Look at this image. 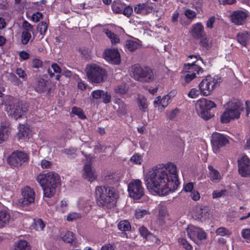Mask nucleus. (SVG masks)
Returning <instances> with one entry per match:
<instances>
[{
    "label": "nucleus",
    "mask_w": 250,
    "mask_h": 250,
    "mask_svg": "<svg viewBox=\"0 0 250 250\" xmlns=\"http://www.w3.org/2000/svg\"><path fill=\"white\" fill-rule=\"evenodd\" d=\"M105 34L110 39L112 43L116 44L119 42L120 40L117 35L112 33L111 31L108 29L106 30Z\"/></svg>",
    "instance_id": "nucleus-37"
},
{
    "label": "nucleus",
    "mask_w": 250,
    "mask_h": 250,
    "mask_svg": "<svg viewBox=\"0 0 250 250\" xmlns=\"http://www.w3.org/2000/svg\"><path fill=\"white\" fill-rule=\"evenodd\" d=\"M16 74L21 78L23 81H26L27 80V74L21 68H18L16 70Z\"/></svg>",
    "instance_id": "nucleus-46"
},
{
    "label": "nucleus",
    "mask_w": 250,
    "mask_h": 250,
    "mask_svg": "<svg viewBox=\"0 0 250 250\" xmlns=\"http://www.w3.org/2000/svg\"><path fill=\"white\" fill-rule=\"evenodd\" d=\"M196 77H197V76L195 74L187 73L185 76V80L187 83H189Z\"/></svg>",
    "instance_id": "nucleus-60"
},
{
    "label": "nucleus",
    "mask_w": 250,
    "mask_h": 250,
    "mask_svg": "<svg viewBox=\"0 0 250 250\" xmlns=\"http://www.w3.org/2000/svg\"><path fill=\"white\" fill-rule=\"evenodd\" d=\"M208 169L209 170V178L210 180L214 183H217L220 181L222 177L219 172L213 168V167L209 166H208Z\"/></svg>",
    "instance_id": "nucleus-26"
},
{
    "label": "nucleus",
    "mask_w": 250,
    "mask_h": 250,
    "mask_svg": "<svg viewBox=\"0 0 250 250\" xmlns=\"http://www.w3.org/2000/svg\"><path fill=\"white\" fill-rule=\"evenodd\" d=\"M22 198L20 202L23 206H28L34 202L35 192L34 190L29 187H26L22 190Z\"/></svg>",
    "instance_id": "nucleus-17"
},
{
    "label": "nucleus",
    "mask_w": 250,
    "mask_h": 250,
    "mask_svg": "<svg viewBox=\"0 0 250 250\" xmlns=\"http://www.w3.org/2000/svg\"><path fill=\"white\" fill-rule=\"evenodd\" d=\"M115 92L116 93H119L121 94H123L126 93V87L125 84L124 83H122L118 85H117L114 88Z\"/></svg>",
    "instance_id": "nucleus-43"
},
{
    "label": "nucleus",
    "mask_w": 250,
    "mask_h": 250,
    "mask_svg": "<svg viewBox=\"0 0 250 250\" xmlns=\"http://www.w3.org/2000/svg\"><path fill=\"white\" fill-rule=\"evenodd\" d=\"M81 215L76 212L70 213L67 216V220L68 221H73V220L80 218Z\"/></svg>",
    "instance_id": "nucleus-49"
},
{
    "label": "nucleus",
    "mask_w": 250,
    "mask_h": 250,
    "mask_svg": "<svg viewBox=\"0 0 250 250\" xmlns=\"http://www.w3.org/2000/svg\"><path fill=\"white\" fill-rule=\"evenodd\" d=\"M139 231L141 235L144 238H146L148 235L150 234L148 229L144 226H142L139 228Z\"/></svg>",
    "instance_id": "nucleus-58"
},
{
    "label": "nucleus",
    "mask_w": 250,
    "mask_h": 250,
    "mask_svg": "<svg viewBox=\"0 0 250 250\" xmlns=\"http://www.w3.org/2000/svg\"><path fill=\"white\" fill-rule=\"evenodd\" d=\"M116 246L114 243H108L103 245L101 250H115Z\"/></svg>",
    "instance_id": "nucleus-57"
},
{
    "label": "nucleus",
    "mask_w": 250,
    "mask_h": 250,
    "mask_svg": "<svg viewBox=\"0 0 250 250\" xmlns=\"http://www.w3.org/2000/svg\"><path fill=\"white\" fill-rule=\"evenodd\" d=\"M91 164L90 162H89L88 164H86L84 165L83 177V178L87 180L89 182H92L96 178V174L95 171L92 168Z\"/></svg>",
    "instance_id": "nucleus-20"
},
{
    "label": "nucleus",
    "mask_w": 250,
    "mask_h": 250,
    "mask_svg": "<svg viewBox=\"0 0 250 250\" xmlns=\"http://www.w3.org/2000/svg\"><path fill=\"white\" fill-rule=\"evenodd\" d=\"M9 214L5 210L0 211V228L5 227L9 223Z\"/></svg>",
    "instance_id": "nucleus-29"
},
{
    "label": "nucleus",
    "mask_w": 250,
    "mask_h": 250,
    "mask_svg": "<svg viewBox=\"0 0 250 250\" xmlns=\"http://www.w3.org/2000/svg\"><path fill=\"white\" fill-rule=\"evenodd\" d=\"M8 99L9 103L6 104V111L8 115L15 120L21 118L23 113L28 110V104L12 97H9Z\"/></svg>",
    "instance_id": "nucleus-5"
},
{
    "label": "nucleus",
    "mask_w": 250,
    "mask_h": 250,
    "mask_svg": "<svg viewBox=\"0 0 250 250\" xmlns=\"http://www.w3.org/2000/svg\"><path fill=\"white\" fill-rule=\"evenodd\" d=\"M48 28L47 24L45 21L40 22L38 25V30L42 35H44Z\"/></svg>",
    "instance_id": "nucleus-40"
},
{
    "label": "nucleus",
    "mask_w": 250,
    "mask_h": 250,
    "mask_svg": "<svg viewBox=\"0 0 250 250\" xmlns=\"http://www.w3.org/2000/svg\"><path fill=\"white\" fill-rule=\"evenodd\" d=\"M250 39V33L247 32L239 33L237 35L238 42L242 46H246Z\"/></svg>",
    "instance_id": "nucleus-25"
},
{
    "label": "nucleus",
    "mask_w": 250,
    "mask_h": 250,
    "mask_svg": "<svg viewBox=\"0 0 250 250\" xmlns=\"http://www.w3.org/2000/svg\"><path fill=\"white\" fill-rule=\"evenodd\" d=\"M200 229L192 225H189L187 229L188 237L196 243H197V237Z\"/></svg>",
    "instance_id": "nucleus-23"
},
{
    "label": "nucleus",
    "mask_w": 250,
    "mask_h": 250,
    "mask_svg": "<svg viewBox=\"0 0 250 250\" xmlns=\"http://www.w3.org/2000/svg\"><path fill=\"white\" fill-rule=\"evenodd\" d=\"M195 61L192 62L191 63H188L184 65V70L187 73L191 74H195L198 77H200L203 73V69L198 65L195 64Z\"/></svg>",
    "instance_id": "nucleus-18"
},
{
    "label": "nucleus",
    "mask_w": 250,
    "mask_h": 250,
    "mask_svg": "<svg viewBox=\"0 0 250 250\" xmlns=\"http://www.w3.org/2000/svg\"><path fill=\"white\" fill-rule=\"evenodd\" d=\"M199 95V91L196 88H192L188 93V96L191 98H195Z\"/></svg>",
    "instance_id": "nucleus-56"
},
{
    "label": "nucleus",
    "mask_w": 250,
    "mask_h": 250,
    "mask_svg": "<svg viewBox=\"0 0 250 250\" xmlns=\"http://www.w3.org/2000/svg\"><path fill=\"white\" fill-rule=\"evenodd\" d=\"M42 61L38 59H35L33 60L32 65L34 68H38L42 67Z\"/></svg>",
    "instance_id": "nucleus-62"
},
{
    "label": "nucleus",
    "mask_w": 250,
    "mask_h": 250,
    "mask_svg": "<svg viewBox=\"0 0 250 250\" xmlns=\"http://www.w3.org/2000/svg\"><path fill=\"white\" fill-rule=\"evenodd\" d=\"M104 56V59L111 63L119 64L121 62L120 54L117 49L105 50Z\"/></svg>",
    "instance_id": "nucleus-16"
},
{
    "label": "nucleus",
    "mask_w": 250,
    "mask_h": 250,
    "mask_svg": "<svg viewBox=\"0 0 250 250\" xmlns=\"http://www.w3.org/2000/svg\"><path fill=\"white\" fill-rule=\"evenodd\" d=\"M153 7L150 3L146 2L136 5L134 8L136 14L146 15L152 11Z\"/></svg>",
    "instance_id": "nucleus-19"
},
{
    "label": "nucleus",
    "mask_w": 250,
    "mask_h": 250,
    "mask_svg": "<svg viewBox=\"0 0 250 250\" xmlns=\"http://www.w3.org/2000/svg\"><path fill=\"white\" fill-rule=\"evenodd\" d=\"M45 227V224L41 219L35 221L33 228L36 230H42Z\"/></svg>",
    "instance_id": "nucleus-41"
},
{
    "label": "nucleus",
    "mask_w": 250,
    "mask_h": 250,
    "mask_svg": "<svg viewBox=\"0 0 250 250\" xmlns=\"http://www.w3.org/2000/svg\"><path fill=\"white\" fill-rule=\"evenodd\" d=\"M8 79L15 85H19L21 84V82L13 73H9L8 75Z\"/></svg>",
    "instance_id": "nucleus-39"
},
{
    "label": "nucleus",
    "mask_w": 250,
    "mask_h": 250,
    "mask_svg": "<svg viewBox=\"0 0 250 250\" xmlns=\"http://www.w3.org/2000/svg\"><path fill=\"white\" fill-rule=\"evenodd\" d=\"M216 233L217 235H219L220 236L229 235L230 234V232L227 229L224 227H221L217 229L216 231Z\"/></svg>",
    "instance_id": "nucleus-48"
},
{
    "label": "nucleus",
    "mask_w": 250,
    "mask_h": 250,
    "mask_svg": "<svg viewBox=\"0 0 250 250\" xmlns=\"http://www.w3.org/2000/svg\"><path fill=\"white\" fill-rule=\"evenodd\" d=\"M118 228L122 231H126L130 229L131 226L128 221L122 220L118 223Z\"/></svg>",
    "instance_id": "nucleus-34"
},
{
    "label": "nucleus",
    "mask_w": 250,
    "mask_h": 250,
    "mask_svg": "<svg viewBox=\"0 0 250 250\" xmlns=\"http://www.w3.org/2000/svg\"><path fill=\"white\" fill-rule=\"evenodd\" d=\"M62 239L65 242L72 244L75 241V237L72 232L67 231L62 236Z\"/></svg>",
    "instance_id": "nucleus-35"
},
{
    "label": "nucleus",
    "mask_w": 250,
    "mask_h": 250,
    "mask_svg": "<svg viewBox=\"0 0 250 250\" xmlns=\"http://www.w3.org/2000/svg\"><path fill=\"white\" fill-rule=\"evenodd\" d=\"M31 38V34L29 31L27 30L22 31L21 36V42L23 44L25 45L27 44Z\"/></svg>",
    "instance_id": "nucleus-36"
},
{
    "label": "nucleus",
    "mask_w": 250,
    "mask_h": 250,
    "mask_svg": "<svg viewBox=\"0 0 250 250\" xmlns=\"http://www.w3.org/2000/svg\"><path fill=\"white\" fill-rule=\"evenodd\" d=\"M9 134L8 123H2L0 127V143L7 140Z\"/></svg>",
    "instance_id": "nucleus-24"
},
{
    "label": "nucleus",
    "mask_w": 250,
    "mask_h": 250,
    "mask_svg": "<svg viewBox=\"0 0 250 250\" xmlns=\"http://www.w3.org/2000/svg\"><path fill=\"white\" fill-rule=\"evenodd\" d=\"M104 91L101 90H97L92 91L91 95L94 99H99L102 97Z\"/></svg>",
    "instance_id": "nucleus-55"
},
{
    "label": "nucleus",
    "mask_w": 250,
    "mask_h": 250,
    "mask_svg": "<svg viewBox=\"0 0 250 250\" xmlns=\"http://www.w3.org/2000/svg\"><path fill=\"white\" fill-rule=\"evenodd\" d=\"M227 190L226 189H222L221 190H214L212 193L213 198H220L225 195Z\"/></svg>",
    "instance_id": "nucleus-50"
},
{
    "label": "nucleus",
    "mask_w": 250,
    "mask_h": 250,
    "mask_svg": "<svg viewBox=\"0 0 250 250\" xmlns=\"http://www.w3.org/2000/svg\"><path fill=\"white\" fill-rule=\"evenodd\" d=\"M141 45L137 41L128 40L125 42V47L130 51H134L140 48Z\"/></svg>",
    "instance_id": "nucleus-30"
},
{
    "label": "nucleus",
    "mask_w": 250,
    "mask_h": 250,
    "mask_svg": "<svg viewBox=\"0 0 250 250\" xmlns=\"http://www.w3.org/2000/svg\"><path fill=\"white\" fill-rule=\"evenodd\" d=\"M243 104L239 100L234 99L228 103V107L221 117L222 123H228L231 120L238 119L243 110Z\"/></svg>",
    "instance_id": "nucleus-4"
},
{
    "label": "nucleus",
    "mask_w": 250,
    "mask_h": 250,
    "mask_svg": "<svg viewBox=\"0 0 250 250\" xmlns=\"http://www.w3.org/2000/svg\"><path fill=\"white\" fill-rule=\"evenodd\" d=\"M178 242L181 244L185 249L187 250H191L192 249V246L190 245L187 241L184 238H180L178 240Z\"/></svg>",
    "instance_id": "nucleus-51"
},
{
    "label": "nucleus",
    "mask_w": 250,
    "mask_h": 250,
    "mask_svg": "<svg viewBox=\"0 0 250 250\" xmlns=\"http://www.w3.org/2000/svg\"><path fill=\"white\" fill-rule=\"evenodd\" d=\"M216 83V82L214 79L210 76L207 77L199 84L200 93L205 96L210 95Z\"/></svg>",
    "instance_id": "nucleus-12"
},
{
    "label": "nucleus",
    "mask_w": 250,
    "mask_h": 250,
    "mask_svg": "<svg viewBox=\"0 0 250 250\" xmlns=\"http://www.w3.org/2000/svg\"><path fill=\"white\" fill-rule=\"evenodd\" d=\"M122 178V174L116 171L108 172L104 176V180L108 184H114L118 183Z\"/></svg>",
    "instance_id": "nucleus-21"
},
{
    "label": "nucleus",
    "mask_w": 250,
    "mask_h": 250,
    "mask_svg": "<svg viewBox=\"0 0 250 250\" xmlns=\"http://www.w3.org/2000/svg\"><path fill=\"white\" fill-rule=\"evenodd\" d=\"M124 8L125 4L118 1H114L112 4V9L115 13L122 14Z\"/></svg>",
    "instance_id": "nucleus-32"
},
{
    "label": "nucleus",
    "mask_w": 250,
    "mask_h": 250,
    "mask_svg": "<svg viewBox=\"0 0 250 250\" xmlns=\"http://www.w3.org/2000/svg\"><path fill=\"white\" fill-rule=\"evenodd\" d=\"M211 143L213 150L217 153L220 149L229 143L228 137L223 134L214 132L211 136Z\"/></svg>",
    "instance_id": "nucleus-11"
},
{
    "label": "nucleus",
    "mask_w": 250,
    "mask_h": 250,
    "mask_svg": "<svg viewBox=\"0 0 250 250\" xmlns=\"http://www.w3.org/2000/svg\"><path fill=\"white\" fill-rule=\"evenodd\" d=\"M131 75L136 80L145 83H149L154 80V74L152 69L148 67H141L139 64L131 66Z\"/></svg>",
    "instance_id": "nucleus-6"
},
{
    "label": "nucleus",
    "mask_w": 250,
    "mask_h": 250,
    "mask_svg": "<svg viewBox=\"0 0 250 250\" xmlns=\"http://www.w3.org/2000/svg\"><path fill=\"white\" fill-rule=\"evenodd\" d=\"M42 13L40 12H37L36 13H35L33 14L32 16V20L34 22H38L39 21V20L42 18Z\"/></svg>",
    "instance_id": "nucleus-63"
},
{
    "label": "nucleus",
    "mask_w": 250,
    "mask_h": 250,
    "mask_svg": "<svg viewBox=\"0 0 250 250\" xmlns=\"http://www.w3.org/2000/svg\"><path fill=\"white\" fill-rule=\"evenodd\" d=\"M204 36L201 39H200L201 40L200 44L204 48L208 49L211 46V42L208 39Z\"/></svg>",
    "instance_id": "nucleus-42"
},
{
    "label": "nucleus",
    "mask_w": 250,
    "mask_h": 250,
    "mask_svg": "<svg viewBox=\"0 0 250 250\" xmlns=\"http://www.w3.org/2000/svg\"><path fill=\"white\" fill-rule=\"evenodd\" d=\"M238 171L243 177L250 175V160L247 156H243L238 160Z\"/></svg>",
    "instance_id": "nucleus-13"
},
{
    "label": "nucleus",
    "mask_w": 250,
    "mask_h": 250,
    "mask_svg": "<svg viewBox=\"0 0 250 250\" xmlns=\"http://www.w3.org/2000/svg\"><path fill=\"white\" fill-rule=\"evenodd\" d=\"M101 98H102L103 102L105 104L108 103L111 101V95L107 92L104 93V91L103 95H102V97Z\"/></svg>",
    "instance_id": "nucleus-59"
},
{
    "label": "nucleus",
    "mask_w": 250,
    "mask_h": 250,
    "mask_svg": "<svg viewBox=\"0 0 250 250\" xmlns=\"http://www.w3.org/2000/svg\"><path fill=\"white\" fill-rule=\"evenodd\" d=\"M14 250H30L28 242L25 240L20 241Z\"/></svg>",
    "instance_id": "nucleus-38"
},
{
    "label": "nucleus",
    "mask_w": 250,
    "mask_h": 250,
    "mask_svg": "<svg viewBox=\"0 0 250 250\" xmlns=\"http://www.w3.org/2000/svg\"><path fill=\"white\" fill-rule=\"evenodd\" d=\"M207 238V234L206 233L201 229H200V231H199L198 236L197 237V241L198 240H203L206 239Z\"/></svg>",
    "instance_id": "nucleus-61"
},
{
    "label": "nucleus",
    "mask_w": 250,
    "mask_h": 250,
    "mask_svg": "<svg viewBox=\"0 0 250 250\" xmlns=\"http://www.w3.org/2000/svg\"><path fill=\"white\" fill-rule=\"evenodd\" d=\"M118 105V108L117 111V113L121 115H125L127 113V106L126 104L121 100H118L116 102Z\"/></svg>",
    "instance_id": "nucleus-31"
},
{
    "label": "nucleus",
    "mask_w": 250,
    "mask_h": 250,
    "mask_svg": "<svg viewBox=\"0 0 250 250\" xmlns=\"http://www.w3.org/2000/svg\"><path fill=\"white\" fill-rule=\"evenodd\" d=\"M150 213L148 210L146 209H138L136 210L135 216L137 218L140 219L144 217L146 215H148Z\"/></svg>",
    "instance_id": "nucleus-45"
},
{
    "label": "nucleus",
    "mask_w": 250,
    "mask_h": 250,
    "mask_svg": "<svg viewBox=\"0 0 250 250\" xmlns=\"http://www.w3.org/2000/svg\"><path fill=\"white\" fill-rule=\"evenodd\" d=\"M210 213L208 208L205 206L196 207L193 213V218L198 221L203 222L209 218Z\"/></svg>",
    "instance_id": "nucleus-15"
},
{
    "label": "nucleus",
    "mask_w": 250,
    "mask_h": 250,
    "mask_svg": "<svg viewBox=\"0 0 250 250\" xmlns=\"http://www.w3.org/2000/svg\"><path fill=\"white\" fill-rule=\"evenodd\" d=\"M185 15L188 19H193L196 17V14L194 11L188 9L185 10Z\"/></svg>",
    "instance_id": "nucleus-52"
},
{
    "label": "nucleus",
    "mask_w": 250,
    "mask_h": 250,
    "mask_svg": "<svg viewBox=\"0 0 250 250\" xmlns=\"http://www.w3.org/2000/svg\"><path fill=\"white\" fill-rule=\"evenodd\" d=\"M95 194L97 202L99 206L111 208L116 206L118 194L113 187L105 186L97 187Z\"/></svg>",
    "instance_id": "nucleus-2"
},
{
    "label": "nucleus",
    "mask_w": 250,
    "mask_h": 250,
    "mask_svg": "<svg viewBox=\"0 0 250 250\" xmlns=\"http://www.w3.org/2000/svg\"><path fill=\"white\" fill-rule=\"evenodd\" d=\"M85 72L88 80L91 83H99L106 79L107 73L105 69L96 64L87 65Z\"/></svg>",
    "instance_id": "nucleus-7"
},
{
    "label": "nucleus",
    "mask_w": 250,
    "mask_h": 250,
    "mask_svg": "<svg viewBox=\"0 0 250 250\" xmlns=\"http://www.w3.org/2000/svg\"><path fill=\"white\" fill-rule=\"evenodd\" d=\"M132 12H133L132 7L130 6H125V8L123 10L122 14H123L124 15L126 16V17H129L131 16Z\"/></svg>",
    "instance_id": "nucleus-54"
},
{
    "label": "nucleus",
    "mask_w": 250,
    "mask_h": 250,
    "mask_svg": "<svg viewBox=\"0 0 250 250\" xmlns=\"http://www.w3.org/2000/svg\"><path fill=\"white\" fill-rule=\"evenodd\" d=\"M215 106L216 104L213 102L205 98L198 100L195 104V108L198 114L205 120H208L212 117V115L209 110Z\"/></svg>",
    "instance_id": "nucleus-8"
},
{
    "label": "nucleus",
    "mask_w": 250,
    "mask_h": 250,
    "mask_svg": "<svg viewBox=\"0 0 250 250\" xmlns=\"http://www.w3.org/2000/svg\"><path fill=\"white\" fill-rule=\"evenodd\" d=\"M242 236L246 239H250V229H243L242 231Z\"/></svg>",
    "instance_id": "nucleus-64"
},
{
    "label": "nucleus",
    "mask_w": 250,
    "mask_h": 250,
    "mask_svg": "<svg viewBox=\"0 0 250 250\" xmlns=\"http://www.w3.org/2000/svg\"><path fill=\"white\" fill-rule=\"evenodd\" d=\"M137 103L139 109L143 112L147 111L148 103L147 99L143 96H139L137 99Z\"/></svg>",
    "instance_id": "nucleus-27"
},
{
    "label": "nucleus",
    "mask_w": 250,
    "mask_h": 250,
    "mask_svg": "<svg viewBox=\"0 0 250 250\" xmlns=\"http://www.w3.org/2000/svg\"><path fill=\"white\" fill-rule=\"evenodd\" d=\"M72 113L75 115H77L80 118L83 119L85 118V116L83 110L80 108L76 107H74L72 109Z\"/></svg>",
    "instance_id": "nucleus-44"
},
{
    "label": "nucleus",
    "mask_w": 250,
    "mask_h": 250,
    "mask_svg": "<svg viewBox=\"0 0 250 250\" xmlns=\"http://www.w3.org/2000/svg\"><path fill=\"white\" fill-rule=\"evenodd\" d=\"M169 100L170 96L168 94L165 95L161 100L160 105H161L163 107L167 106L169 103Z\"/></svg>",
    "instance_id": "nucleus-53"
},
{
    "label": "nucleus",
    "mask_w": 250,
    "mask_h": 250,
    "mask_svg": "<svg viewBox=\"0 0 250 250\" xmlns=\"http://www.w3.org/2000/svg\"><path fill=\"white\" fill-rule=\"evenodd\" d=\"M30 133L29 128L24 125H22L20 127L19 131L18 134V137L19 140H24L28 139Z\"/></svg>",
    "instance_id": "nucleus-28"
},
{
    "label": "nucleus",
    "mask_w": 250,
    "mask_h": 250,
    "mask_svg": "<svg viewBox=\"0 0 250 250\" xmlns=\"http://www.w3.org/2000/svg\"><path fill=\"white\" fill-rule=\"evenodd\" d=\"M130 160L135 164H141L142 162V157L141 155L135 154L130 158Z\"/></svg>",
    "instance_id": "nucleus-47"
},
{
    "label": "nucleus",
    "mask_w": 250,
    "mask_h": 250,
    "mask_svg": "<svg viewBox=\"0 0 250 250\" xmlns=\"http://www.w3.org/2000/svg\"><path fill=\"white\" fill-rule=\"evenodd\" d=\"M146 179L147 188L161 196L175 191L179 185L176 167L171 163L153 168L146 174Z\"/></svg>",
    "instance_id": "nucleus-1"
},
{
    "label": "nucleus",
    "mask_w": 250,
    "mask_h": 250,
    "mask_svg": "<svg viewBox=\"0 0 250 250\" xmlns=\"http://www.w3.org/2000/svg\"><path fill=\"white\" fill-rule=\"evenodd\" d=\"M204 29V26L202 23L198 22L192 25L190 34L195 39H201L203 36L205 35Z\"/></svg>",
    "instance_id": "nucleus-22"
},
{
    "label": "nucleus",
    "mask_w": 250,
    "mask_h": 250,
    "mask_svg": "<svg viewBox=\"0 0 250 250\" xmlns=\"http://www.w3.org/2000/svg\"><path fill=\"white\" fill-rule=\"evenodd\" d=\"M37 180L42 188L44 196L48 198L54 195L56 188L61 184L59 176L53 172L40 175L37 176Z\"/></svg>",
    "instance_id": "nucleus-3"
},
{
    "label": "nucleus",
    "mask_w": 250,
    "mask_h": 250,
    "mask_svg": "<svg viewBox=\"0 0 250 250\" xmlns=\"http://www.w3.org/2000/svg\"><path fill=\"white\" fill-rule=\"evenodd\" d=\"M28 155L21 151H15L7 159L8 164L13 167H18L28 161Z\"/></svg>",
    "instance_id": "nucleus-10"
},
{
    "label": "nucleus",
    "mask_w": 250,
    "mask_h": 250,
    "mask_svg": "<svg viewBox=\"0 0 250 250\" xmlns=\"http://www.w3.org/2000/svg\"><path fill=\"white\" fill-rule=\"evenodd\" d=\"M46 87V82L43 79L40 78L38 80L37 83L35 85V88L39 93H42L45 91Z\"/></svg>",
    "instance_id": "nucleus-33"
},
{
    "label": "nucleus",
    "mask_w": 250,
    "mask_h": 250,
    "mask_svg": "<svg viewBox=\"0 0 250 250\" xmlns=\"http://www.w3.org/2000/svg\"><path fill=\"white\" fill-rule=\"evenodd\" d=\"M248 14L246 11L237 10L233 11L229 16L230 21L235 25H242L246 21Z\"/></svg>",
    "instance_id": "nucleus-14"
},
{
    "label": "nucleus",
    "mask_w": 250,
    "mask_h": 250,
    "mask_svg": "<svg viewBox=\"0 0 250 250\" xmlns=\"http://www.w3.org/2000/svg\"><path fill=\"white\" fill-rule=\"evenodd\" d=\"M127 190L129 196L134 200L141 199L145 194L142 182L138 179L131 181L128 184Z\"/></svg>",
    "instance_id": "nucleus-9"
}]
</instances>
